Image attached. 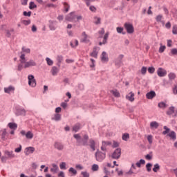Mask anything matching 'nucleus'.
<instances>
[{"instance_id":"19","label":"nucleus","mask_w":177,"mask_h":177,"mask_svg":"<svg viewBox=\"0 0 177 177\" xmlns=\"http://www.w3.org/2000/svg\"><path fill=\"white\" fill-rule=\"evenodd\" d=\"M126 99L129 102H133L135 100V93L130 92L129 95H126Z\"/></svg>"},{"instance_id":"42","label":"nucleus","mask_w":177,"mask_h":177,"mask_svg":"<svg viewBox=\"0 0 177 177\" xmlns=\"http://www.w3.org/2000/svg\"><path fill=\"white\" fill-rule=\"evenodd\" d=\"M46 62H47L48 66H53V60L50 59V58L46 57Z\"/></svg>"},{"instance_id":"44","label":"nucleus","mask_w":177,"mask_h":177,"mask_svg":"<svg viewBox=\"0 0 177 177\" xmlns=\"http://www.w3.org/2000/svg\"><path fill=\"white\" fill-rule=\"evenodd\" d=\"M70 45L71 46V48H75L78 46V40L75 39V45L74 44H73V41L70 42Z\"/></svg>"},{"instance_id":"4","label":"nucleus","mask_w":177,"mask_h":177,"mask_svg":"<svg viewBox=\"0 0 177 177\" xmlns=\"http://www.w3.org/2000/svg\"><path fill=\"white\" fill-rule=\"evenodd\" d=\"M48 27L50 31H55L56 28H57V21L49 20L48 21Z\"/></svg>"},{"instance_id":"11","label":"nucleus","mask_w":177,"mask_h":177,"mask_svg":"<svg viewBox=\"0 0 177 177\" xmlns=\"http://www.w3.org/2000/svg\"><path fill=\"white\" fill-rule=\"evenodd\" d=\"M4 154L6 156H7V158L8 160H12V158H15V153H13V151H5Z\"/></svg>"},{"instance_id":"37","label":"nucleus","mask_w":177,"mask_h":177,"mask_svg":"<svg viewBox=\"0 0 177 177\" xmlns=\"http://www.w3.org/2000/svg\"><path fill=\"white\" fill-rule=\"evenodd\" d=\"M21 53H31V50L30 48H27L25 46H23L21 48Z\"/></svg>"},{"instance_id":"58","label":"nucleus","mask_w":177,"mask_h":177,"mask_svg":"<svg viewBox=\"0 0 177 177\" xmlns=\"http://www.w3.org/2000/svg\"><path fill=\"white\" fill-rule=\"evenodd\" d=\"M119 147H120V143H118L116 141H113V144L112 145L113 149H115V148Z\"/></svg>"},{"instance_id":"32","label":"nucleus","mask_w":177,"mask_h":177,"mask_svg":"<svg viewBox=\"0 0 177 177\" xmlns=\"http://www.w3.org/2000/svg\"><path fill=\"white\" fill-rule=\"evenodd\" d=\"M168 136H169V138H171V139H173V140H176V133H175V131H171L170 133L168 134Z\"/></svg>"},{"instance_id":"27","label":"nucleus","mask_w":177,"mask_h":177,"mask_svg":"<svg viewBox=\"0 0 177 177\" xmlns=\"http://www.w3.org/2000/svg\"><path fill=\"white\" fill-rule=\"evenodd\" d=\"M8 127H9L10 129H14V131H16V129H17V124L16 123L10 122L8 123Z\"/></svg>"},{"instance_id":"49","label":"nucleus","mask_w":177,"mask_h":177,"mask_svg":"<svg viewBox=\"0 0 177 177\" xmlns=\"http://www.w3.org/2000/svg\"><path fill=\"white\" fill-rule=\"evenodd\" d=\"M66 164L65 162H61L59 165L60 169H67V168L66 167Z\"/></svg>"},{"instance_id":"43","label":"nucleus","mask_w":177,"mask_h":177,"mask_svg":"<svg viewBox=\"0 0 177 177\" xmlns=\"http://www.w3.org/2000/svg\"><path fill=\"white\" fill-rule=\"evenodd\" d=\"M153 167V164L149 162L146 165V168H147V171L148 172H151V167Z\"/></svg>"},{"instance_id":"34","label":"nucleus","mask_w":177,"mask_h":177,"mask_svg":"<svg viewBox=\"0 0 177 177\" xmlns=\"http://www.w3.org/2000/svg\"><path fill=\"white\" fill-rule=\"evenodd\" d=\"M150 127H151V128H155V129H157V128H158V127H159L158 122H157L156 121L151 122L150 123Z\"/></svg>"},{"instance_id":"14","label":"nucleus","mask_w":177,"mask_h":177,"mask_svg":"<svg viewBox=\"0 0 177 177\" xmlns=\"http://www.w3.org/2000/svg\"><path fill=\"white\" fill-rule=\"evenodd\" d=\"M101 61L102 63H107V62H109V56L107 55V53H106V51H103L102 53Z\"/></svg>"},{"instance_id":"22","label":"nucleus","mask_w":177,"mask_h":177,"mask_svg":"<svg viewBox=\"0 0 177 177\" xmlns=\"http://www.w3.org/2000/svg\"><path fill=\"white\" fill-rule=\"evenodd\" d=\"M26 156H28V154H30V153H31L32 154V153H34V151H35V148L32 147H29L26 148Z\"/></svg>"},{"instance_id":"33","label":"nucleus","mask_w":177,"mask_h":177,"mask_svg":"<svg viewBox=\"0 0 177 177\" xmlns=\"http://www.w3.org/2000/svg\"><path fill=\"white\" fill-rule=\"evenodd\" d=\"M26 139H32L34 138V134L30 131H28L26 134Z\"/></svg>"},{"instance_id":"15","label":"nucleus","mask_w":177,"mask_h":177,"mask_svg":"<svg viewBox=\"0 0 177 177\" xmlns=\"http://www.w3.org/2000/svg\"><path fill=\"white\" fill-rule=\"evenodd\" d=\"M99 47H94L93 48V52L90 54V56L92 57H95V59H97V55L99 53Z\"/></svg>"},{"instance_id":"12","label":"nucleus","mask_w":177,"mask_h":177,"mask_svg":"<svg viewBox=\"0 0 177 177\" xmlns=\"http://www.w3.org/2000/svg\"><path fill=\"white\" fill-rule=\"evenodd\" d=\"M157 74L158 77H165L167 75V71L162 68H158Z\"/></svg>"},{"instance_id":"50","label":"nucleus","mask_w":177,"mask_h":177,"mask_svg":"<svg viewBox=\"0 0 177 177\" xmlns=\"http://www.w3.org/2000/svg\"><path fill=\"white\" fill-rule=\"evenodd\" d=\"M165 46H162V44H160V47L159 48V53H164V50H165Z\"/></svg>"},{"instance_id":"38","label":"nucleus","mask_w":177,"mask_h":177,"mask_svg":"<svg viewBox=\"0 0 177 177\" xmlns=\"http://www.w3.org/2000/svg\"><path fill=\"white\" fill-rule=\"evenodd\" d=\"M158 106L160 108V109H166L167 107V104H165V102H160L158 104Z\"/></svg>"},{"instance_id":"57","label":"nucleus","mask_w":177,"mask_h":177,"mask_svg":"<svg viewBox=\"0 0 177 177\" xmlns=\"http://www.w3.org/2000/svg\"><path fill=\"white\" fill-rule=\"evenodd\" d=\"M22 23L24 24V26H28L29 24H31V20H23Z\"/></svg>"},{"instance_id":"61","label":"nucleus","mask_w":177,"mask_h":177,"mask_svg":"<svg viewBox=\"0 0 177 177\" xmlns=\"http://www.w3.org/2000/svg\"><path fill=\"white\" fill-rule=\"evenodd\" d=\"M167 46H168L169 48H171L172 47V40L168 39L167 41Z\"/></svg>"},{"instance_id":"48","label":"nucleus","mask_w":177,"mask_h":177,"mask_svg":"<svg viewBox=\"0 0 177 177\" xmlns=\"http://www.w3.org/2000/svg\"><path fill=\"white\" fill-rule=\"evenodd\" d=\"M158 169H160V165H158V163H156L153 166V172H157Z\"/></svg>"},{"instance_id":"21","label":"nucleus","mask_w":177,"mask_h":177,"mask_svg":"<svg viewBox=\"0 0 177 177\" xmlns=\"http://www.w3.org/2000/svg\"><path fill=\"white\" fill-rule=\"evenodd\" d=\"M73 138L75 139H76L77 143V146H81V140L82 139L81 138V135H80V134H74L73 135Z\"/></svg>"},{"instance_id":"41","label":"nucleus","mask_w":177,"mask_h":177,"mask_svg":"<svg viewBox=\"0 0 177 177\" xmlns=\"http://www.w3.org/2000/svg\"><path fill=\"white\" fill-rule=\"evenodd\" d=\"M122 140L127 142L129 139V133H124L122 137Z\"/></svg>"},{"instance_id":"20","label":"nucleus","mask_w":177,"mask_h":177,"mask_svg":"<svg viewBox=\"0 0 177 177\" xmlns=\"http://www.w3.org/2000/svg\"><path fill=\"white\" fill-rule=\"evenodd\" d=\"M83 39H82L81 42H84V44H88L89 39H88V35H86V32H83L82 34Z\"/></svg>"},{"instance_id":"40","label":"nucleus","mask_w":177,"mask_h":177,"mask_svg":"<svg viewBox=\"0 0 177 177\" xmlns=\"http://www.w3.org/2000/svg\"><path fill=\"white\" fill-rule=\"evenodd\" d=\"M37 8V4L34 3V1H30L29 3V9L32 10V9H35Z\"/></svg>"},{"instance_id":"55","label":"nucleus","mask_w":177,"mask_h":177,"mask_svg":"<svg viewBox=\"0 0 177 177\" xmlns=\"http://www.w3.org/2000/svg\"><path fill=\"white\" fill-rule=\"evenodd\" d=\"M31 11H24L23 15L24 16H26V17H31Z\"/></svg>"},{"instance_id":"63","label":"nucleus","mask_w":177,"mask_h":177,"mask_svg":"<svg viewBox=\"0 0 177 177\" xmlns=\"http://www.w3.org/2000/svg\"><path fill=\"white\" fill-rule=\"evenodd\" d=\"M15 151V153H20V151H21V145H20L18 148H16Z\"/></svg>"},{"instance_id":"31","label":"nucleus","mask_w":177,"mask_h":177,"mask_svg":"<svg viewBox=\"0 0 177 177\" xmlns=\"http://www.w3.org/2000/svg\"><path fill=\"white\" fill-rule=\"evenodd\" d=\"M62 4L64 5L66 13H67L70 10V5L67 2H62Z\"/></svg>"},{"instance_id":"60","label":"nucleus","mask_w":177,"mask_h":177,"mask_svg":"<svg viewBox=\"0 0 177 177\" xmlns=\"http://www.w3.org/2000/svg\"><path fill=\"white\" fill-rule=\"evenodd\" d=\"M172 32L174 35H177V26H176V25L173 26Z\"/></svg>"},{"instance_id":"3","label":"nucleus","mask_w":177,"mask_h":177,"mask_svg":"<svg viewBox=\"0 0 177 177\" xmlns=\"http://www.w3.org/2000/svg\"><path fill=\"white\" fill-rule=\"evenodd\" d=\"M120 157H121V148H118L112 153L111 158L113 160H118Z\"/></svg>"},{"instance_id":"28","label":"nucleus","mask_w":177,"mask_h":177,"mask_svg":"<svg viewBox=\"0 0 177 177\" xmlns=\"http://www.w3.org/2000/svg\"><path fill=\"white\" fill-rule=\"evenodd\" d=\"M116 31L118 34H122L123 35H125L127 32H124V28L122 27H117Z\"/></svg>"},{"instance_id":"54","label":"nucleus","mask_w":177,"mask_h":177,"mask_svg":"<svg viewBox=\"0 0 177 177\" xmlns=\"http://www.w3.org/2000/svg\"><path fill=\"white\" fill-rule=\"evenodd\" d=\"M146 73H147V68L145 66H142L141 68V74H142V75H145Z\"/></svg>"},{"instance_id":"9","label":"nucleus","mask_w":177,"mask_h":177,"mask_svg":"<svg viewBox=\"0 0 177 177\" xmlns=\"http://www.w3.org/2000/svg\"><path fill=\"white\" fill-rule=\"evenodd\" d=\"M54 147L55 149H57V150H59V151H62V150L64 149V145L63 143L60 142H55L54 143Z\"/></svg>"},{"instance_id":"29","label":"nucleus","mask_w":177,"mask_h":177,"mask_svg":"<svg viewBox=\"0 0 177 177\" xmlns=\"http://www.w3.org/2000/svg\"><path fill=\"white\" fill-rule=\"evenodd\" d=\"M54 121H60L62 120V115L59 113H55L54 118H52Z\"/></svg>"},{"instance_id":"13","label":"nucleus","mask_w":177,"mask_h":177,"mask_svg":"<svg viewBox=\"0 0 177 177\" xmlns=\"http://www.w3.org/2000/svg\"><path fill=\"white\" fill-rule=\"evenodd\" d=\"M88 140H89V136L88 134H85L83 139L81 140V146H88Z\"/></svg>"},{"instance_id":"45","label":"nucleus","mask_w":177,"mask_h":177,"mask_svg":"<svg viewBox=\"0 0 177 177\" xmlns=\"http://www.w3.org/2000/svg\"><path fill=\"white\" fill-rule=\"evenodd\" d=\"M168 77H169V80L171 81H172V80H175V78H176V75H175V73H170L168 75Z\"/></svg>"},{"instance_id":"6","label":"nucleus","mask_w":177,"mask_h":177,"mask_svg":"<svg viewBox=\"0 0 177 177\" xmlns=\"http://www.w3.org/2000/svg\"><path fill=\"white\" fill-rule=\"evenodd\" d=\"M77 17L75 12H71L70 14L67 15L65 17V20L66 21H74Z\"/></svg>"},{"instance_id":"62","label":"nucleus","mask_w":177,"mask_h":177,"mask_svg":"<svg viewBox=\"0 0 177 177\" xmlns=\"http://www.w3.org/2000/svg\"><path fill=\"white\" fill-rule=\"evenodd\" d=\"M57 60L59 62V63H62V62H63V55H57Z\"/></svg>"},{"instance_id":"2","label":"nucleus","mask_w":177,"mask_h":177,"mask_svg":"<svg viewBox=\"0 0 177 177\" xmlns=\"http://www.w3.org/2000/svg\"><path fill=\"white\" fill-rule=\"evenodd\" d=\"M28 85L30 86H32V88H35V86H37V80H35L34 75H29L28 76Z\"/></svg>"},{"instance_id":"52","label":"nucleus","mask_w":177,"mask_h":177,"mask_svg":"<svg viewBox=\"0 0 177 177\" xmlns=\"http://www.w3.org/2000/svg\"><path fill=\"white\" fill-rule=\"evenodd\" d=\"M102 144L103 146H105V147H107V146H111V142L110 141H102Z\"/></svg>"},{"instance_id":"7","label":"nucleus","mask_w":177,"mask_h":177,"mask_svg":"<svg viewBox=\"0 0 177 177\" xmlns=\"http://www.w3.org/2000/svg\"><path fill=\"white\" fill-rule=\"evenodd\" d=\"M35 66H37V62H35L33 59H30L28 62H26V64H24V68H28V67H34Z\"/></svg>"},{"instance_id":"30","label":"nucleus","mask_w":177,"mask_h":177,"mask_svg":"<svg viewBox=\"0 0 177 177\" xmlns=\"http://www.w3.org/2000/svg\"><path fill=\"white\" fill-rule=\"evenodd\" d=\"M81 129V124L80 123H77L73 127V131L74 132H78V130Z\"/></svg>"},{"instance_id":"23","label":"nucleus","mask_w":177,"mask_h":177,"mask_svg":"<svg viewBox=\"0 0 177 177\" xmlns=\"http://www.w3.org/2000/svg\"><path fill=\"white\" fill-rule=\"evenodd\" d=\"M59 73V68L56 66H53L51 68V74L53 76L57 75Z\"/></svg>"},{"instance_id":"47","label":"nucleus","mask_w":177,"mask_h":177,"mask_svg":"<svg viewBox=\"0 0 177 177\" xmlns=\"http://www.w3.org/2000/svg\"><path fill=\"white\" fill-rule=\"evenodd\" d=\"M145 158L146 160H153V152L151 151L149 154H147L145 156Z\"/></svg>"},{"instance_id":"16","label":"nucleus","mask_w":177,"mask_h":177,"mask_svg":"<svg viewBox=\"0 0 177 177\" xmlns=\"http://www.w3.org/2000/svg\"><path fill=\"white\" fill-rule=\"evenodd\" d=\"M26 109H17L16 110V112H15V115L19 116V115H26Z\"/></svg>"},{"instance_id":"17","label":"nucleus","mask_w":177,"mask_h":177,"mask_svg":"<svg viewBox=\"0 0 177 177\" xmlns=\"http://www.w3.org/2000/svg\"><path fill=\"white\" fill-rule=\"evenodd\" d=\"M88 143L91 150H93V151H95V150H96V142L94 141L93 139L91 138L88 141Z\"/></svg>"},{"instance_id":"46","label":"nucleus","mask_w":177,"mask_h":177,"mask_svg":"<svg viewBox=\"0 0 177 177\" xmlns=\"http://www.w3.org/2000/svg\"><path fill=\"white\" fill-rule=\"evenodd\" d=\"M163 129H165V131H162V135H167V133H169V131H171V129L167 128V126H164Z\"/></svg>"},{"instance_id":"8","label":"nucleus","mask_w":177,"mask_h":177,"mask_svg":"<svg viewBox=\"0 0 177 177\" xmlns=\"http://www.w3.org/2000/svg\"><path fill=\"white\" fill-rule=\"evenodd\" d=\"M122 59H124V55L121 54L115 59V66L120 67L122 64Z\"/></svg>"},{"instance_id":"24","label":"nucleus","mask_w":177,"mask_h":177,"mask_svg":"<svg viewBox=\"0 0 177 177\" xmlns=\"http://www.w3.org/2000/svg\"><path fill=\"white\" fill-rule=\"evenodd\" d=\"M175 113V107L174 106H170L169 108V110L166 112L167 115H172Z\"/></svg>"},{"instance_id":"51","label":"nucleus","mask_w":177,"mask_h":177,"mask_svg":"<svg viewBox=\"0 0 177 177\" xmlns=\"http://www.w3.org/2000/svg\"><path fill=\"white\" fill-rule=\"evenodd\" d=\"M95 20H97L94 21V23L97 26L98 24H100L102 19L100 17H94Z\"/></svg>"},{"instance_id":"35","label":"nucleus","mask_w":177,"mask_h":177,"mask_svg":"<svg viewBox=\"0 0 177 177\" xmlns=\"http://www.w3.org/2000/svg\"><path fill=\"white\" fill-rule=\"evenodd\" d=\"M111 93H112V95H113V96H115V97H120V92H118V91H117V90H111Z\"/></svg>"},{"instance_id":"1","label":"nucleus","mask_w":177,"mask_h":177,"mask_svg":"<svg viewBox=\"0 0 177 177\" xmlns=\"http://www.w3.org/2000/svg\"><path fill=\"white\" fill-rule=\"evenodd\" d=\"M95 157L96 161L98 162H102L104 161V160H106V152H102L99 149H97L95 153Z\"/></svg>"},{"instance_id":"10","label":"nucleus","mask_w":177,"mask_h":177,"mask_svg":"<svg viewBox=\"0 0 177 177\" xmlns=\"http://www.w3.org/2000/svg\"><path fill=\"white\" fill-rule=\"evenodd\" d=\"M0 133L1 139H2L3 140H6V138L9 136V133H8L6 129H3V130H1L0 131Z\"/></svg>"},{"instance_id":"64","label":"nucleus","mask_w":177,"mask_h":177,"mask_svg":"<svg viewBox=\"0 0 177 177\" xmlns=\"http://www.w3.org/2000/svg\"><path fill=\"white\" fill-rule=\"evenodd\" d=\"M171 55H177V48H172L171 50Z\"/></svg>"},{"instance_id":"36","label":"nucleus","mask_w":177,"mask_h":177,"mask_svg":"<svg viewBox=\"0 0 177 177\" xmlns=\"http://www.w3.org/2000/svg\"><path fill=\"white\" fill-rule=\"evenodd\" d=\"M11 91H15V88H13L12 86H10L8 88H4V92L6 93H10Z\"/></svg>"},{"instance_id":"5","label":"nucleus","mask_w":177,"mask_h":177,"mask_svg":"<svg viewBox=\"0 0 177 177\" xmlns=\"http://www.w3.org/2000/svg\"><path fill=\"white\" fill-rule=\"evenodd\" d=\"M124 28L127 30V34H133L135 29L133 28V25L131 24H124Z\"/></svg>"},{"instance_id":"25","label":"nucleus","mask_w":177,"mask_h":177,"mask_svg":"<svg viewBox=\"0 0 177 177\" xmlns=\"http://www.w3.org/2000/svg\"><path fill=\"white\" fill-rule=\"evenodd\" d=\"M53 168L50 169V171L53 172V174H57V171H59V167L56 164H53Z\"/></svg>"},{"instance_id":"18","label":"nucleus","mask_w":177,"mask_h":177,"mask_svg":"<svg viewBox=\"0 0 177 177\" xmlns=\"http://www.w3.org/2000/svg\"><path fill=\"white\" fill-rule=\"evenodd\" d=\"M146 97H147V99H149V100H151L153 97H156V91H151L148 92L146 94Z\"/></svg>"},{"instance_id":"56","label":"nucleus","mask_w":177,"mask_h":177,"mask_svg":"<svg viewBox=\"0 0 177 177\" xmlns=\"http://www.w3.org/2000/svg\"><path fill=\"white\" fill-rule=\"evenodd\" d=\"M147 140H148L149 145H151V143H153V136L149 135L147 136Z\"/></svg>"},{"instance_id":"39","label":"nucleus","mask_w":177,"mask_h":177,"mask_svg":"<svg viewBox=\"0 0 177 177\" xmlns=\"http://www.w3.org/2000/svg\"><path fill=\"white\" fill-rule=\"evenodd\" d=\"M91 169L93 172H96V171H99V165L97 164H93L91 167Z\"/></svg>"},{"instance_id":"59","label":"nucleus","mask_w":177,"mask_h":177,"mask_svg":"<svg viewBox=\"0 0 177 177\" xmlns=\"http://www.w3.org/2000/svg\"><path fill=\"white\" fill-rule=\"evenodd\" d=\"M68 171L69 172L73 174V175H77V170H75L73 167H71Z\"/></svg>"},{"instance_id":"53","label":"nucleus","mask_w":177,"mask_h":177,"mask_svg":"<svg viewBox=\"0 0 177 177\" xmlns=\"http://www.w3.org/2000/svg\"><path fill=\"white\" fill-rule=\"evenodd\" d=\"M154 71H156V68H154V67L151 66V67H149V68H148V72H149L150 74H154Z\"/></svg>"},{"instance_id":"26","label":"nucleus","mask_w":177,"mask_h":177,"mask_svg":"<svg viewBox=\"0 0 177 177\" xmlns=\"http://www.w3.org/2000/svg\"><path fill=\"white\" fill-rule=\"evenodd\" d=\"M146 164V161L144 159H140L138 162L136 163V165L138 167L140 168L142 165H145Z\"/></svg>"}]
</instances>
